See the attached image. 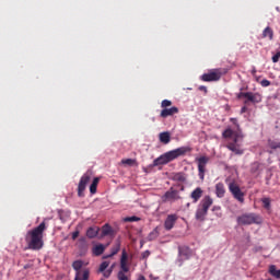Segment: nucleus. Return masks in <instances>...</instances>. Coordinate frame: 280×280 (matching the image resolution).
<instances>
[{
	"label": "nucleus",
	"mask_w": 280,
	"mask_h": 280,
	"mask_svg": "<svg viewBox=\"0 0 280 280\" xmlns=\"http://www.w3.org/2000/svg\"><path fill=\"white\" fill-rule=\"evenodd\" d=\"M163 202H167L170 200H180V196L178 195V190L174 189V187H171L164 196H162Z\"/></svg>",
	"instance_id": "9b49d317"
},
{
	"label": "nucleus",
	"mask_w": 280,
	"mask_h": 280,
	"mask_svg": "<svg viewBox=\"0 0 280 280\" xmlns=\"http://www.w3.org/2000/svg\"><path fill=\"white\" fill-rule=\"evenodd\" d=\"M89 183H91V174L85 173L81 177V179L79 182V185H78V196H79V198H83L84 190L86 189V185H89Z\"/></svg>",
	"instance_id": "1a4fd4ad"
},
{
	"label": "nucleus",
	"mask_w": 280,
	"mask_h": 280,
	"mask_svg": "<svg viewBox=\"0 0 280 280\" xmlns=\"http://www.w3.org/2000/svg\"><path fill=\"white\" fill-rule=\"evenodd\" d=\"M260 85L264 88L270 86V81L268 79H264L260 81Z\"/></svg>",
	"instance_id": "58836bf2"
},
{
	"label": "nucleus",
	"mask_w": 280,
	"mask_h": 280,
	"mask_svg": "<svg viewBox=\"0 0 280 280\" xmlns=\"http://www.w3.org/2000/svg\"><path fill=\"white\" fill-rule=\"evenodd\" d=\"M259 167H261V164L259 162H254L250 168L252 173L255 174L256 172H259Z\"/></svg>",
	"instance_id": "473e14b6"
},
{
	"label": "nucleus",
	"mask_w": 280,
	"mask_h": 280,
	"mask_svg": "<svg viewBox=\"0 0 280 280\" xmlns=\"http://www.w3.org/2000/svg\"><path fill=\"white\" fill-rule=\"evenodd\" d=\"M242 96L245 97V101H244L245 106H248V102H252V104L261 103V94L259 93L246 92L242 94Z\"/></svg>",
	"instance_id": "9d476101"
},
{
	"label": "nucleus",
	"mask_w": 280,
	"mask_h": 280,
	"mask_svg": "<svg viewBox=\"0 0 280 280\" xmlns=\"http://www.w3.org/2000/svg\"><path fill=\"white\" fill-rule=\"evenodd\" d=\"M247 110H248V107L243 106V107L241 108V115H244V113H247Z\"/></svg>",
	"instance_id": "c03bdc74"
},
{
	"label": "nucleus",
	"mask_w": 280,
	"mask_h": 280,
	"mask_svg": "<svg viewBox=\"0 0 280 280\" xmlns=\"http://www.w3.org/2000/svg\"><path fill=\"white\" fill-rule=\"evenodd\" d=\"M225 185H228V189L230 194H232L233 198L237 200V202H241V205H244V191H242V188H240V184L231 177H228L225 179Z\"/></svg>",
	"instance_id": "20e7f679"
},
{
	"label": "nucleus",
	"mask_w": 280,
	"mask_h": 280,
	"mask_svg": "<svg viewBox=\"0 0 280 280\" xmlns=\"http://www.w3.org/2000/svg\"><path fill=\"white\" fill-rule=\"evenodd\" d=\"M117 279L118 280H130V273H126L124 271H118Z\"/></svg>",
	"instance_id": "7c9ffc66"
},
{
	"label": "nucleus",
	"mask_w": 280,
	"mask_h": 280,
	"mask_svg": "<svg viewBox=\"0 0 280 280\" xmlns=\"http://www.w3.org/2000/svg\"><path fill=\"white\" fill-rule=\"evenodd\" d=\"M212 205H213V199L210 196H206L200 201L195 213V218L196 220H198V222H205V219L207 218V213H209V209Z\"/></svg>",
	"instance_id": "7ed1b4c3"
},
{
	"label": "nucleus",
	"mask_w": 280,
	"mask_h": 280,
	"mask_svg": "<svg viewBox=\"0 0 280 280\" xmlns=\"http://www.w3.org/2000/svg\"><path fill=\"white\" fill-rule=\"evenodd\" d=\"M159 237V230L154 229L151 233H149L147 240L148 242H154Z\"/></svg>",
	"instance_id": "c85d7f7f"
},
{
	"label": "nucleus",
	"mask_w": 280,
	"mask_h": 280,
	"mask_svg": "<svg viewBox=\"0 0 280 280\" xmlns=\"http://www.w3.org/2000/svg\"><path fill=\"white\" fill-rule=\"evenodd\" d=\"M177 220H178L177 214H168L166 217V220L164 221L165 231H172V229H174V225L176 224Z\"/></svg>",
	"instance_id": "ddd939ff"
},
{
	"label": "nucleus",
	"mask_w": 280,
	"mask_h": 280,
	"mask_svg": "<svg viewBox=\"0 0 280 280\" xmlns=\"http://www.w3.org/2000/svg\"><path fill=\"white\" fill-rule=\"evenodd\" d=\"M273 36L275 32L272 28H270V26H267L262 32V38H269V40H272Z\"/></svg>",
	"instance_id": "b1692460"
},
{
	"label": "nucleus",
	"mask_w": 280,
	"mask_h": 280,
	"mask_svg": "<svg viewBox=\"0 0 280 280\" xmlns=\"http://www.w3.org/2000/svg\"><path fill=\"white\" fill-rule=\"evenodd\" d=\"M172 179L175 180V183H185V180H187V176L185 173H175Z\"/></svg>",
	"instance_id": "5701e85b"
},
{
	"label": "nucleus",
	"mask_w": 280,
	"mask_h": 280,
	"mask_svg": "<svg viewBox=\"0 0 280 280\" xmlns=\"http://www.w3.org/2000/svg\"><path fill=\"white\" fill-rule=\"evenodd\" d=\"M222 78V71L220 69L210 70L208 73H203L200 77L201 82H219Z\"/></svg>",
	"instance_id": "0eeeda50"
},
{
	"label": "nucleus",
	"mask_w": 280,
	"mask_h": 280,
	"mask_svg": "<svg viewBox=\"0 0 280 280\" xmlns=\"http://www.w3.org/2000/svg\"><path fill=\"white\" fill-rule=\"evenodd\" d=\"M108 266H109V262H108V261H103V262L100 265L98 272H104V271H106V268H108Z\"/></svg>",
	"instance_id": "c9c22d12"
},
{
	"label": "nucleus",
	"mask_w": 280,
	"mask_h": 280,
	"mask_svg": "<svg viewBox=\"0 0 280 280\" xmlns=\"http://www.w3.org/2000/svg\"><path fill=\"white\" fill-rule=\"evenodd\" d=\"M119 250H121V242H117L110 249V254L105 256L104 259H108V257H115V255H117V253H119Z\"/></svg>",
	"instance_id": "412c9836"
},
{
	"label": "nucleus",
	"mask_w": 280,
	"mask_h": 280,
	"mask_svg": "<svg viewBox=\"0 0 280 280\" xmlns=\"http://www.w3.org/2000/svg\"><path fill=\"white\" fill-rule=\"evenodd\" d=\"M187 152H191L190 147H180L175 150L168 151L162 155H160L158 159L153 161L154 167H158V165H167V163H172V161H176L178 156H185Z\"/></svg>",
	"instance_id": "f03ea898"
},
{
	"label": "nucleus",
	"mask_w": 280,
	"mask_h": 280,
	"mask_svg": "<svg viewBox=\"0 0 280 280\" xmlns=\"http://www.w3.org/2000/svg\"><path fill=\"white\" fill-rule=\"evenodd\" d=\"M262 205L265 209H270V199L269 198H264L262 199Z\"/></svg>",
	"instance_id": "e433bc0d"
},
{
	"label": "nucleus",
	"mask_w": 280,
	"mask_h": 280,
	"mask_svg": "<svg viewBox=\"0 0 280 280\" xmlns=\"http://www.w3.org/2000/svg\"><path fill=\"white\" fill-rule=\"evenodd\" d=\"M198 165V176L200 180H205V174L207 173V164L209 163V156H200L196 159Z\"/></svg>",
	"instance_id": "6e6552de"
},
{
	"label": "nucleus",
	"mask_w": 280,
	"mask_h": 280,
	"mask_svg": "<svg viewBox=\"0 0 280 280\" xmlns=\"http://www.w3.org/2000/svg\"><path fill=\"white\" fill-rule=\"evenodd\" d=\"M114 268H115V265H112L109 270H112V272H113Z\"/></svg>",
	"instance_id": "3c124183"
},
{
	"label": "nucleus",
	"mask_w": 280,
	"mask_h": 280,
	"mask_svg": "<svg viewBox=\"0 0 280 280\" xmlns=\"http://www.w3.org/2000/svg\"><path fill=\"white\" fill-rule=\"evenodd\" d=\"M190 198L192 199V202L196 203L198 200L202 198V188L197 187L191 194Z\"/></svg>",
	"instance_id": "a211bd4d"
},
{
	"label": "nucleus",
	"mask_w": 280,
	"mask_h": 280,
	"mask_svg": "<svg viewBox=\"0 0 280 280\" xmlns=\"http://www.w3.org/2000/svg\"><path fill=\"white\" fill-rule=\"evenodd\" d=\"M268 145L271 148V150H277L280 148V142L277 140H268Z\"/></svg>",
	"instance_id": "c756f323"
},
{
	"label": "nucleus",
	"mask_w": 280,
	"mask_h": 280,
	"mask_svg": "<svg viewBox=\"0 0 280 280\" xmlns=\"http://www.w3.org/2000/svg\"><path fill=\"white\" fill-rule=\"evenodd\" d=\"M119 272H126V273L130 272V267L128 266V253H126V249H122Z\"/></svg>",
	"instance_id": "4468645a"
},
{
	"label": "nucleus",
	"mask_w": 280,
	"mask_h": 280,
	"mask_svg": "<svg viewBox=\"0 0 280 280\" xmlns=\"http://www.w3.org/2000/svg\"><path fill=\"white\" fill-rule=\"evenodd\" d=\"M231 121H232L235 126H237V118H231Z\"/></svg>",
	"instance_id": "49530a36"
},
{
	"label": "nucleus",
	"mask_w": 280,
	"mask_h": 280,
	"mask_svg": "<svg viewBox=\"0 0 280 280\" xmlns=\"http://www.w3.org/2000/svg\"><path fill=\"white\" fill-rule=\"evenodd\" d=\"M101 237H115L117 235V231L110 226V224L106 223L101 228Z\"/></svg>",
	"instance_id": "f8f14e48"
},
{
	"label": "nucleus",
	"mask_w": 280,
	"mask_h": 280,
	"mask_svg": "<svg viewBox=\"0 0 280 280\" xmlns=\"http://www.w3.org/2000/svg\"><path fill=\"white\" fill-rule=\"evenodd\" d=\"M45 231H47V224L45 221L33 230L27 231L25 235L26 249L40 250L45 246Z\"/></svg>",
	"instance_id": "f257e3e1"
},
{
	"label": "nucleus",
	"mask_w": 280,
	"mask_h": 280,
	"mask_svg": "<svg viewBox=\"0 0 280 280\" xmlns=\"http://www.w3.org/2000/svg\"><path fill=\"white\" fill-rule=\"evenodd\" d=\"M236 135H240V133L233 131V129H231V128H228V129H225V130L222 132L223 139H231V137H234V138H235Z\"/></svg>",
	"instance_id": "393cba45"
},
{
	"label": "nucleus",
	"mask_w": 280,
	"mask_h": 280,
	"mask_svg": "<svg viewBox=\"0 0 280 280\" xmlns=\"http://www.w3.org/2000/svg\"><path fill=\"white\" fill-rule=\"evenodd\" d=\"M244 93H246V92H241V93L238 94V97H244V96H243Z\"/></svg>",
	"instance_id": "09e8293b"
},
{
	"label": "nucleus",
	"mask_w": 280,
	"mask_h": 280,
	"mask_svg": "<svg viewBox=\"0 0 280 280\" xmlns=\"http://www.w3.org/2000/svg\"><path fill=\"white\" fill-rule=\"evenodd\" d=\"M139 280H145V277L144 276H140Z\"/></svg>",
	"instance_id": "8fccbe9b"
},
{
	"label": "nucleus",
	"mask_w": 280,
	"mask_h": 280,
	"mask_svg": "<svg viewBox=\"0 0 280 280\" xmlns=\"http://www.w3.org/2000/svg\"><path fill=\"white\" fill-rule=\"evenodd\" d=\"M199 90L202 91L203 93H208L207 86L200 85Z\"/></svg>",
	"instance_id": "37998d69"
},
{
	"label": "nucleus",
	"mask_w": 280,
	"mask_h": 280,
	"mask_svg": "<svg viewBox=\"0 0 280 280\" xmlns=\"http://www.w3.org/2000/svg\"><path fill=\"white\" fill-rule=\"evenodd\" d=\"M104 250H106V247L103 244H98L93 247L92 253L95 257H100V255L104 254Z\"/></svg>",
	"instance_id": "4be33fe9"
},
{
	"label": "nucleus",
	"mask_w": 280,
	"mask_h": 280,
	"mask_svg": "<svg viewBox=\"0 0 280 280\" xmlns=\"http://www.w3.org/2000/svg\"><path fill=\"white\" fill-rule=\"evenodd\" d=\"M122 165H129L130 167L137 163V160L132 159H125L121 160Z\"/></svg>",
	"instance_id": "2f4dec72"
},
{
	"label": "nucleus",
	"mask_w": 280,
	"mask_h": 280,
	"mask_svg": "<svg viewBox=\"0 0 280 280\" xmlns=\"http://www.w3.org/2000/svg\"><path fill=\"white\" fill-rule=\"evenodd\" d=\"M141 220V218L139 217H126L124 219V222H139Z\"/></svg>",
	"instance_id": "f704fd0d"
},
{
	"label": "nucleus",
	"mask_w": 280,
	"mask_h": 280,
	"mask_svg": "<svg viewBox=\"0 0 280 280\" xmlns=\"http://www.w3.org/2000/svg\"><path fill=\"white\" fill-rule=\"evenodd\" d=\"M150 257V250H145L142 253V259H148Z\"/></svg>",
	"instance_id": "a19ab883"
},
{
	"label": "nucleus",
	"mask_w": 280,
	"mask_h": 280,
	"mask_svg": "<svg viewBox=\"0 0 280 280\" xmlns=\"http://www.w3.org/2000/svg\"><path fill=\"white\" fill-rule=\"evenodd\" d=\"M170 106H172V101H170V100L162 101L161 108L165 109V108H170Z\"/></svg>",
	"instance_id": "72a5a7b5"
},
{
	"label": "nucleus",
	"mask_w": 280,
	"mask_h": 280,
	"mask_svg": "<svg viewBox=\"0 0 280 280\" xmlns=\"http://www.w3.org/2000/svg\"><path fill=\"white\" fill-rule=\"evenodd\" d=\"M79 236H80V231H75L72 233V240H78Z\"/></svg>",
	"instance_id": "79ce46f5"
},
{
	"label": "nucleus",
	"mask_w": 280,
	"mask_h": 280,
	"mask_svg": "<svg viewBox=\"0 0 280 280\" xmlns=\"http://www.w3.org/2000/svg\"><path fill=\"white\" fill-rule=\"evenodd\" d=\"M212 211H220V207H219V206H214V207L212 208Z\"/></svg>",
	"instance_id": "de8ad7c7"
},
{
	"label": "nucleus",
	"mask_w": 280,
	"mask_h": 280,
	"mask_svg": "<svg viewBox=\"0 0 280 280\" xmlns=\"http://www.w3.org/2000/svg\"><path fill=\"white\" fill-rule=\"evenodd\" d=\"M215 194L217 198H224V195L226 194V188H224V184L218 183L215 185Z\"/></svg>",
	"instance_id": "aec40b11"
},
{
	"label": "nucleus",
	"mask_w": 280,
	"mask_h": 280,
	"mask_svg": "<svg viewBox=\"0 0 280 280\" xmlns=\"http://www.w3.org/2000/svg\"><path fill=\"white\" fill-rule=\"evenodd\" d=\"M179 109L176 106H173L171 108H164L161 110L160 113V117H162V119H167V117H174V115H178Z\"/></svg>",
	"instance_id": "2eb2a0df"
},
{
	"label": "nucleus",
	"mask_w": 280,
	"mask_h": 280,
	"mask_svg": "<svg viewBox=\"0 0 280 280\" xmlns=\"http://www.w3.org/2000/svg\"><path fill=\"white\" fill-rule=\"evenodd\" d=\"M279 59H280V51H278L272 58V62H279Z\"/></svg>",
	"instance_id": "ea45409f"
},
{
	"label": "nucleus",
	"mask_w": 280,
	"mask_h": 280,
	"mask_svg": "<svg viewBox=\"0 0 280 280\" xmlns=\"http://www.w3.org/2000/svg\"><path fill=\"white\" fill-rule=\"evenodd\" d=\"M237 224L248 226L250 224H261V218L255 213H244L237 217Z\"/></svg>",
	"instance_id": "39448f33"
},
{
	"label": "nucleus",
	"mask_w": 280,
	"mask_h": 280,
	"mask_svg": "<svg viewBox=\"0 0 280 280\" xmlns=\"http://www.w3.org/2000/svg\"><path fill=\"white\" fill-rule=\"evenodd\" d=\"M89 277H91V270L83 268V276H74V280H89Z\"/></svg>",
	"instance_id": "a878e982"
},
{
	"label": "nucleus",
	"mask_w": 280,
	"mask_h": 280,
	"mask_svg": "<svg viewBox=\"0 0 280 280\" xmlns=\"http://www.w3.org/2000/svg\"><path fill=\"white\" fill-rule=\"evenodd\" d=\"M179 253H180V255H185L186 259L189 258V257L187 256V253H185V249H180Z\"/></svg>",
	"instance_id": "a18cd8bd"
},
{
	"label": "nucleus",
	"mask_w": 280,
	"mask_h": 280,
	"mask_svg": "<svg viewBox=\"0 0 280 280\" xmlns=\"http://www.w3.org/2000/svg\"><path fill=\"white\" fill-rule=\"evenodd\" d=\"M97 235H100V226H90L86 230V237L89 240H95V237H97Z\"/></svg>",
	"instance_id": "f3484780"
},
{
	"label": "nucleus",
	"mask_w": 280,
	"mask_h": 280,
	"mask_svg": "<svg viewBox=\"0 0 280 280\" xmlns=\"http://www.w3.org/2000/svg\"><path fill=\"white\" fill-rule=\"evenodd\" d=\"M97 185H100V178L95 177L90 186V194H97Z\"/></svg>",
	"instance_id": "cd10ccee"
},
{
	"label": "nucleus",
	"mask_w": 280,
	"mask_h": 280,
	"mask_svg": "<svg viewBox=\"0 0 280 280\" xmlns=\"http://www.w3.org/2000/svg\"><path fill=\"white\" fill-rule=\"evenodd\" d=\"M159 140L161 143H163L164 145H167V143H170V141H172V136H170V132L168 131H164V132H161L159 135Z\"/></svg>",
	"instance_id": "6ab92c4d"
},
{
	"label": "nucleus",
	"mask_w": 280,
	"mask_h": 280,
	"mask_svg": "<svg viewBox=\"0 0 280 280\" xmlns=\"http://www.w3.org/2000/svg\"><path fill=\"white\" fill-rule=\"evenodd\" d=\"M240 137L242 138L241 135H236L233 138V141H230L226 143L225 148L230 150V152H233L236 156H242L244 154V150L242 149V144L240 143Z\"/></svg>",
	"instance_id": "423d86ee"
},
{
	"label": "nucleus",
	"mask_w": 280,
	"mask_h": 280,
	"mask_svg": "<svg viewBox=\"0 0 280 280\" xmlns=\"http://www.w3.org/2000/svg\"><path fill=\"white\" fill-rule=\"evenodd\" d=\"M84 266V261L83 260H74L72 262V268L75 272V276H84V269H82Z\"/></svg>",
	"instance_id": "dca6fc26"
},
{
	"label": "nucleus",
	"mask_w": 280,
	"mask_h": 280,
	"mask_svg": "<svg viewBox=\"0 0 280 280\" xmlns=\"http://www.w3.org/2000/svg\"><path fill=\"white\" fill-rule=\"evenodd\" d=\"M110 275H113V269H107V270L103 271V277H105L106 279H108V277H110Z\"/></svg>",
	"instance_id": "4c0bfd02"
},
{
	"label": "nucleus",
	"mask_w": 280,
	"mask_h": 280,
	"mask_svg": "<svg viewBox=\"0 0 280 280\" xmlns=\"http://www.w3.org/2000/svg\"><path fill=\"white\" fill-rule=\"evenodd\" d=\"M269 275H271V277H275L276 279H280V269H277V266L271 265L269 267Z\"/></svg>",
	"instance_id": "bb28decb"
}]
</instances>
